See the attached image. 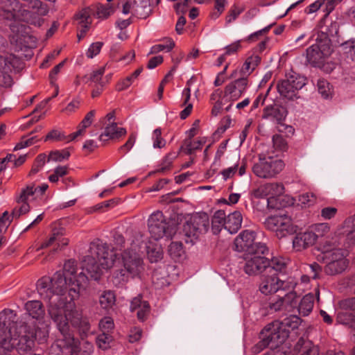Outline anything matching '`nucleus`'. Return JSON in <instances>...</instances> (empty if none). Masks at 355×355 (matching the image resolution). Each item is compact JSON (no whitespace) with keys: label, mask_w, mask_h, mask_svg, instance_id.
<instances>
[{"label":"nucleus","mask_w":355,"mask_h":355,"mask_svg":"<svg viewBox=\"0 0 355 355\" xmlns=\"http://www.w3.org/2000/svg\"><path fill=\"white\" fill-rule=\"evenodd\" d=\"M319 351L318 347L313 345L309 340L300 338L294 347V352L296 353L302 352V355H311V350Z\"/></svg>","instance_id":"obj_40"},{"label":"nucleus","mask_w":355,"mask_h":355,"mask_svg":"<svg viewBox=\"0 0 355 355\" xmlns=\"http://www.w3.org/2000/svg\"><path fill=\"white\" fill-rule=\"evenodd\" d=\"M21 67L20 60L14 54L0 55V86L10 87L12 78L10 73L13 71H19Z\"/></svg>","instance_id":"obj_13"},{"label":"nucleus","mask_w":355,"mask_h":355,"mask_svg":"<svg viewBox=\"0 0 355 355\" xmlns=\"http://www.w3.org/2000/svg\"><path fill=\"white\" fill-rule=\"evenodd\" d=\"M318 236L311 231L297 233L293 240V248L295 251H302L315 244Z\"/></svg>","instance_id":"obj_23"},{"label":"nucleus","mask_w":355,"mask_h":355,"mask_svg":"<svg viewBox=\"0 0 355 355\" xmlns=\"http://www.w3.org/2000/svg\"><path fill=\"white\" fill-rule=\"evenodd\" d=\"M116 254L109 249L106 243L98 240L92 242L89 254L82 261V271L73 279L76 284L67 291V279L60 271L54 273L52 277H42L37 282V290L42 298L49 300L48 313L52 320L64 324L65 316L62 313L73 314L78 312L74 300L79 297V288L89 279L98 280L103 270L114 266Z\"/></svg>","instance_id":"obj_1"},{"label":"nucleus","mask_w":355,"mask_h":355,"mask_svg":"<svg viewBox=\"0 0 355 355\" xmlns=\"http://www.w3.org/2000/svg\"><path fill=\"white\" fill-rule=\"evenodd\" d=\"M293 293L285 294L277 300H273L270 302V309L278 311L282 309L289 310L290 308L295 306L297 302H293Z\"/></svg>","instance_id":"obj_27"},{"label":"nucleus","mask_w":355,"mask_h":355,"mask_svg":"<svg viewBox=\"0 0 355 355\" xmlns=\"http://www.w3.org/2000/svg\"><path fill=\"white\" fill-rule=\"evenodd\" d=\"M37 198L34 184L23 188L19 193L16 196L15 200L18 206L15 207L12 211V218H19L21 215L28 213L31 207L28 201Z\"/></svg>","instance_id":"obj_15"},{"label":"nucleus","mask_w":355,"mask_h":355,"mask_svg":"<svg viewBox=\"0 0 355 355\" xmlns=\"http://www.w3.org/2000/svg\"><path fill=\"white\" fill-rule=\"evenodd\" d=\"M10 28L15 34L13 40H15L17 48H19L18 51H25V53H21L20 55L17 56L21 62L20 70L23 67V62L21 58L24 56L26 58H30L32 56V49L36 46L37 39L35 37L29 34L27 31L29 28L24 24L12 22L10 24ZM15 56L16 57V55Z\"/></svg>","instance_id":"obj_8"},{"label":"nucleus","mask_w":355,"mask_h":355,"mask_svg":"<svg viewBox=\"0 0 355 355\" xmlns=\"http://www.w3.org/2000/svg\"><path fill=\"white\" fill-rule=\"evenodd\" d=\"M182 95L184 96V99L182 105H185L186 107L181 111L180 116L182 119H185L191 114L193 109L192 103H189V101L191 98V89L189 87L184 89Z\"/></svg>","instance_id":"obj_42"},{"label":"nucleus","mask_w":355,"mask_h":355,"mask_svg":"<svg viewBox=\"0 0 355 355\" xmlns=\"http://www.w3.org/2000/svg\"><path fill=\"white\" fill-rule=\"evenodd\" d=\"M345 251L336 250L330 254L331 261L324 267V272L329 275H336L343 272L348 266V260L345 258Z\"/></svg>","instance_id":"obj_19"},{"label":"nucleus","mask_w":355,"mask_h":355,"mask_svg":"<svg viewBox=\"0 0 355 355\" xmlns=\"http://www.w3.org/2000/svg\"><path fill=\"white\" fill-rule=\"evenodd\" d=\"M341 238L338 236H335L331 238H327L325 241L321 244L320 249L323 253L331 252V254L336 250L342 249L340 248Z\"/></svg>","instance_id":"obj_37"},{"label":"nucleus","mask_w":355,"mask_h":355,"mask_svg":"<svg viewBox=\"0 0 355 355\" xmlns=\"http://www.w3.org/2000/svg\"><path fill=\"white\" fill-rule=\"evenodd\" d=\"M16 313L11 309H4L0 312V342L5 341L13 333L12 327H16L19 322H17Z\"/></svg>","instance_id":"obj_20"},{"label":"nucleus","mask_w":355,"mask_h":355,"mask_svg":"<svg viewBox=\"0 0 355 355\" xmlns=\"http://www.w3.org/2000/svg\"><path fill=\"white\" fill-rule=\"evenodd\" d=\"M297 315H290L282 321L275 320L261 330V340L254 347V352L259 353L267 347L276 349L282 345L289 336L291 330L297 329L301 324Z\"/></svg>","instance_id":"obj_3"},{"label":"nucleus","mask_w":355,"mask_h":355,"mask_svg":"<svg viewBox=\"0 0 355 355\" xmlns=\"http://www.w3.org/2000/svg\"><path fill=\"white\" fill-rule=\"evenodd\" d=\"M126 132L125 128H119L116 123L112 122L105 128L104 132L99 136V140L107 141V139H119L125 135Z\"/></svg>","instance_id":"obj_28"},{"label":"nucleus","mask_w":355,"mask_h":355,"mask_svg":"<svg viewBox=\"0 0 355 355\" xmlns=\"http://www.w3.org/2000/svg\"><path fill=\"white\" fill-rule=\"evenodd\" d=\"M209 226V216L202 213L191 218L184 225V232L189 237H198L200 234L207 232Z\"/></svg>","instance_id":"obj_17"},{"label":"nucleus","mask_w":355,"mask_h":355,"mask_svg":"<svg viewBox=\"0 0 355 355\" xmlns=\"http://www.w3.org/2000/svg\"><path fill=\"white\" fill-rule=\"evenodd\" d=\"M293 86L295 92L301 89L306 85V78L298 75H291L286 78Z\"/></svg>","instance_id":"obj_48"},{"label":"nucleus","mask_w":355,"mask_h":355,"mask_svg":"<svg viewBox=\"0 0 355 355\" xmlns=\"http://www.w3.org/2000/svg\"><path fill=\"white\" fill-rule=\"evenodd\" d=\"M49 12L47 5L40 0L33 2V4L23 9L17 10V12L11 10H1L0 17L8 19L25 21L37 27L41 26L44 23V17Z\"/></svg>","instance_id":"obj_4"},{"label":"nucleus","mask_w":355,"mask_h":355,"mask_svg":"<svg viewBox=\"0 0 355 355\" xmlns=\"http://www.w3.org/2000/svg\"><path fill=\"white\" fill-rule=\"evenodd\" d=\"M352 224V230L346 236V240L349 245L355 244V216L347 219L345 222L346 227H350Z\"/></svg>","instance_id":"obj_53"},{"label":"nucleus","mask_w":355,"mask_h":355,"mask_svg":"<svg viewBox=\"0 0 355 355\" xmlns=\"http://www.w3.org/2000/svg\"><path fill=\"white\" fill-rule=\"evenodd\" d=\"M68 243V239L64 237L62 232L58 230H54L49 240L44 242L37 250L49 246H53L55 250H58L67 245Z\"/></svg>","instance_id":"obj_26"},{"label":"nucleus","mask_w":355,"mask_h":355,"mask_svg":"<svg viewBox=\"0 0 355 355\" xmlns=\"http://www.w3.org/2000/svg\"><path fill=\"white\" fill-rule=\"evenodd\" d=\"M70 137L69 135L67 137L65 136L62 132L58 130H53L51 131L45 137L44 141H49L52 140L55 141H63V140H67V141H70L69 140Z\"/></svg>","instance_id":"obj_58"},{"label":"nucleus","mask_w":355,"mask_h":355,"mask_svg":"<svg viewBox=\"0 0 355 355\" xmlns=\"http://www.w3.org/2000/svg\"><path fill=\"white\" fill-rule=\"evenodd\" d=\"M264 224L267 229L275 232L279 238L297 232V226L293 225L291 218L286 215L270 216L266 219Z\"/></svg>","instance_id":"obj_11"},{"label":"nucleus","mask_w":355,"mask_h":355,"mask_svg":"<svg viewBox=\"0 0 355 355\" xmlns=\"http://www.w3.org/2000/svg\"><path fill=\"white\" fill-rule=\"evenodd\" d=\"M297 285V281L294 277H288L286 279H281L278 277V286L279 290L286 291V294L293 293V302H296L297 294L294 291V289Z\"/></svg>","instance_id":"obj_38"},{"label":"nucleus","mask_w":355,"mask_h":355,"mask_svg":"<svg viewBox=\"0 0 355 355\" xmlns=\"http://www.w3.org/2000/svg\"><path fill=\"white\" fill-rule=\"evenodd\" d=\"M225 229V212L223 210L216 211L211 220V230L214 234H218L223 228Z\"/></svg>","instance_id":"obj_34"},{"label":"nucleus","mask_w":355,"mask_h":355,"mask_svg":"<svg viewBox=\"0 0 355 355\" xmlns=\"http://www.w3.org/2000/svg\"><path fill=\"white\" fill-rule=\"evenodd\" d=\"M178 157V153L175 152H171L168 153L162 159L160 168L157 170V172L164 173L171 169L173 160Z\"/></svg>","instance_id":"obj_46"},{"label":"nucleus","mask_w":355,"mask_h":355,"mask_svg":"<svg viewBox=\"0 0 355 355\" xmlns=\"http://www.w3.org/2000/svg\"><path fill=\"white\" fill-rule=\"evenodd\" d=\"M277 89L279 94L286 98L293 99L296 93L290 82L287 79L282 80L277 83Z\"/></svg>","instance_id":"obj_36"},{"label":"nucleus","mask_w":355,"mask_h":355,"mask_svg":"<svg viewBox=\"0 0 355 355\" xmlns=\"http://www.w3.org/2000/svg\"><path fill=\"white\" fill-rule=\"evenodd\" d=\"M299 202L304 207H309L315 202V197L313 193H306L299 196Z\"/></svg>","instance_id":"obj_61"},{"label":"nucleus","mask_w":355,"mask_h":355,"mask_svg":"<svg viewBox=\"0 0 355 355\" xmlns=\"http://www.w3.org/2000/svg\"><path fill=\"white\" fill-rule=\"evenodd\" d=\"M163 252L160 248L149 249L148 250V257L150 262H157L162 259Z\"/></svg>","instance_id":"obj_63"},{"label":"nucleus","mask_w":355,"mask_h":355,"mask_svg":"<svg viewBox=\"0 0 355 355\" xmlns=\"http://www.w3.org/2000/svg\"><path fill=\"white\" fill-rule=\"evenodd\" d=\"M95 114V110H91L85 115L84 119L78 125L77 131L69 135V140H73L78 136L83 135L84 134L85 129L92 125Z\"/></svg>","instance_id":"obj_32"},{"label":"nucleus","mask_w":355,"mask_h":355,"mask_svg":"<svg viewBox=\"0 0 355 355\" xmlns=\"http://www.w3.org/2000/svg\"><path fill=\"white\" fill-rule=\"evenodd\" d=\"M174 46L175 42L171 39L168 38L167 39L166 44H159L153 46L150 49V53L155 54L164 50L167 52H169L173 49Z\"/></svg>","instance_id":"obj_51"},{"label":"nucleus","mask_w":355,"mask_h":355,"mask_svg":"<svg viewBox=\"0 0 355 355\" xmlns=\"http://www.w3.org/2000/svg\"><path fill=\"white\" fill-rule=\"evenodd\" d=\"M227 140L222 142L217 150H216V155H215V157H214V160L213 162V165H215V166H220V160H221V158L224 155L225 151H226V148H227Z\"/></svg>","instance_id":"obj_60"},{"label":"nucleus","mask_w":355,"mask_h":355,"mask_svg":"<svg viewBox=\"0 0 355 355\" xmlns=\"http://www.w3.org/2000/svg\"><path fill=\"white\" fill-rule=\"evenodd\" d=\"M24 308L28 313L27 319L24 322H33L38 324L43 321L45 314L44 308L42 303L39 300H30L26 302Z\"/></svg>","instance_id":"obj_22"},{"label":"nucleus","mask_w":355,"mask_h":355,"mask_svg":"<svg viewBox=\"0 0 355 355\" xmlns=\"http://www.w3.org/2000/svg\"><path fill=\"white\" fill-rule=\"evenodd\" d=\"M137 310V318L140 320H144L150 311V306L148 302L143 301L141 297L138 296L131 301L130 311H135Z\"/></svg>","instance_id":"obj_29"},{"label":"nucleus","mask_w":355,"mask_h":355,"mask_svg":"<svg viewBox=\"0 0 355 355\" xmlns=\"http://www.w3.org/2000/svg\"><path fill=\"white\" fill-rule=\"evenodd\" d=\"M114 327V320L110 317H105L99 322V327L102 333L110 334Z\"/></svg>","instance_id":"obj_59"},{"label":"nucleus","mask_w":355,"mask_h":355,"mask_svg":"<svg viewBox=\"0 0 355 355\" xmlns=\"http://www.w3.org/2000/svg\"><path fill=\"white\" fill-rule=\"evenodd\" d=\"M255 232L252 230H244L241 232L234 240L235 249L238 252H244L249 254L257 251L259 245H265L262 243H254Z\"/></svg>","instance_id":"obj_18"},{"label":"nucleus","mask_w":355,"mask_h":355,"mask_svg":"<svg viewBox=\"0 0 355 355\" xmlns=\"http://www.w3.org/2000/svg\"><path fill=\"white\" fill-rule=\"evenodd\" d=\"M116 295L112 291H104L99 296V304L102 309L108 310L115 304Z\"/></svg>","instance_id":"obj_39"},{"label":"nucleus","mask_w":355,"mask_h":355,"mask_svg":"<svg viewBox=\"0 0 355 355\" xmlns=\"http://www.w3.org/2000/svg\"><path fill=\"white\" fill-rule=\"evenodd\" d=\"M205 142V138H200L193 141L190 139H186L184 141L183 145L180 147V150H183L186 154L191 155L196 150L201 149Z\"/></svg>","instance_id":"obj_33"},{"label":"nucleus","mask_w":355,"mask_h":355,"mask_svg":"<svg viewBox=\"0 0 355 355\" xmlns=\"http://www.w3.org/2000/svg\"><path fill=\"white\" fill-rule=\"evenodd\" d=\"M261 62V58L257 55L249 56L244 62L239 70L240 76L248 78V76L253 72Z\"/></svg>","instance_id":"obj_31"},{"label":"nucleus","mask_w":355,"mask_h":355,"mask_svg":"<svg viewBox=\"0 0 355 355\" xmlns=\"http://www.w3.org/2000/svg\"><path fill=\"white\" fill-rule=\"evenodd\" d=\"M331 53V40L328 34L318 32L315 38V44H312L306 49V59L312 66L320 67Z\"/></svg>","instance_id":"obj_6"},{"label":"nucleus","mask_w":355,"mask_h":355,"mask_svg":"<svg viewBox=\"0 0 355 355\" xmlns=\"http://www.w3.org/2000/svg\"><path fill=\"white\" fill-rule=\"evenodd\" d=\"M168 251L170 257L175 261L182 258L184 254L182 243L181 242H171L168 246Z\"/></svg>","instance_id":"obj_45"},{"label":"nucleus","mask_w":355,"mask_h":355,"mask_svg":"<svg viewBox=\"0 0 355 355\" xmlns=\"http://www.w3.org/2000/svg\"><path fill=\"white\" fill-rule=\"evenodd\" d=\"M70 157V152L68 149H63L61 150H54L51 151L49 153L47 161H54V162H62L64 160H67Z\"/></svg>","instance_id":"obj_47"},{"label":"nucleus","mask_w":355,"mask_h":355,"mask_svg":"<svg viewBox=\"0 0 355 355\" xmlns=\"http://www.w3.org/2000/svg\"><path fill=\"white\" fill-rule=\"evenodd\" d=\"M242 214L239 211H235L225 216V230L230 234L236 233L241 227Z\"/></svg>","instance_id":"obj_30"},{"label":"nucleus","mask_w":355,"mask_h":355,"mask_svg":"<svg viewBox=\"0 0 355 355\" xmlns=\"http://www.w3.org/2000/svg\"><path fill=\"white\" fill-rule=\"evenodd\" d=\"M337 320L339 323L355 329V314L353 312L347 310L340 312L338 314Z\"/></svg>","instance_id":"obj_43"},{"label":"nucleus","mask_w":355,"mask_h":355,"mask_svg":"<svg viewBox=\"0 0 355 355\" xmlns=\"http://www.w3.org/2000/svg\"><path fill=\"white\" fill-rule=\"evenodd\" d=\"M317 87L318 92L324 98H327L331 96V90L329 86V83L326 80H318L317 83Z\"/></svg>","instance_id":"obj_50"},{"label":"nucleus","mask_w":355,"mask_h":355,"mask_svg":"<svg viewBox=\"0 0 355 355\" xmlns=\"http://www.w3.org/2000/svg\"><path fill=\"white\" fill-rule=\"evenodd\" d=\"M238 73L236 69L232 71L230 78H235V80L228 83L225 87L223 100L226 102L236 101L239 99L249 85L248 78L241 76L236 78Z\"/></svg>","instance_id":"obj_14"},{"label":"nucleus","mask_w":355,"mask_h":355,"mask_svg":"<svg viewBox=\"0 0 355 355\" xmlns=\"http://www.w3.org/2000/svg\"><path fill=\"white\" fill-rule=\"evenodd\" d=\"M112 340L110 334L102 333L97 336L96 344L99 348L105 350L110 347Z\"/></svg>","instance_id":"obj_52"},{"label":"nucleus","mask_w":355,"mask_h":355,"mask_svg":"<svg viewBox=\"0 0 355 355\" xmlns=\"http://www.w3.org/2000/svg\"><path fill=\"white\" fill-rule=\"evenodd\" d=\"M259 291L264 295H269L279 291L278 276L275 272L272 273L270 275L261 276Z\"/></svg>","instance_id":"obj_25"},{"label":"nucleus","mask_w":355,"mask_h":355,"mask_svg":"<svg viewBox=\"0 0 355 355\" xmlns=\"http://www.w3.org/2000/svg\"><path fill=\"white\" fill-rule=\"evenodd\" d=\"M284 167V164L281 159L259 155V161L254 164L252 171L257 177L268 179L279 173Z\"/></svg>","instance_id":"obj_10"},{"label":"nucleus","mask_w":355,"mask_h":355,"mask_svg":"<svg viewBox=\"0 0 355 355\" xmlns=\"http://www.w3.org/2000/svg\"><path fill=\"white\" fill-rule=\"evenodd\" d=\"M266 252H268L266 245H259L257 251L245 254V263L243 270L246 274L257 275L263 270H266L267 266L269 265V259L264 257Z\"/></svg>","instance_id":"obj_9"},{"label":"nucleus","mask_w":355,"mask_h":355,"mask_svg":"<svg viewBox=\"0 0 355 355\" xmlns=\"http://www.w3.org/2000/svg\"><path fill=\"white\" fill-rule=\"evenodd\" d=\"M153 146L154 148H162L165 146L166 141L162 137L161 128H156L152 135Z\"/></svg>","instance_id":"obj_49"},{"label":"nucleus","mask_w":355,"mask_h":355,"mask_svg":"<svg viewBox=\"0 0 355 355\" xmlns=\"http://www.w3.org/2000/svg\"><path fill=\"white\" fill-rule=\"evenodd\" d=\"M313 303L314 295L313 294L309 293L304 295L298 306V311L300 314L303 316L308 315L313 310Z\"/></svg>","instance_id":"obj_35"},{"label":"nucleus","mask_w":355,"mask_h":355,"mask_svg":"<svg viewBox=\"0 0 355 355\" xmlns=\"http://www.w3.org/2000/svg\"><path fill=\"white\" fill-rule=\"evenodd\" d=\"M122 12L124 15L131 14L139 19H146L152 13L150 0H127L123 4Z\"/></svg>","instance_id":"obj_16"},{"label":"nucleus","mask_w":355,"mask_h":355,"mask_svg":"<svg viewBox=\"0 0 355 355\" xmlns=\"http://www.w3.org/2000/svg\"><path fill=\"white\" fill-rule=\"evenodd\" d=\"M273 147L276 150L284 151L287 149L288 144L283 136L280 135H275L272 137Z\"/></svg>","instance_id":"obj_57"},{"label":"nucleus","mask_w":355,"mask_h":355,"mask_svg":"<svg viewBox=\"0 0 355 355\" xmlns=\"http://www.w3.org/2000/svg\"><path fill=\"white\" fill-rule=\"evenodd\" d=\"M166 219L160 211L153 212L148 220V230L152 238L159 240L166 233Z\"/></svg>","instance_id":"obj_21"},{"label":"nucleus","mask_w":355,"mask_h":355,"mask_svg":"<svg viewBox=\"0 0 355 355\" xmlns=\"http://www.w3.org/2000/svg\"><path fill=\"white\" fill-rule=\"evenodd\" d=\"M269 198L267 199L268 207L274 208L270 204L275 200V197L280 196L284 193V187L281 183H268Z\"/></svg>","instance_id":"obj_41"},{"label":"nucleus","mask_w":355,"mask_h":355,"mask_svg":"<svg viewBox=\"0 0 355 355\" xmlns=\"http://www.w3.org/2000/svg\"><path fill=\"white\" fill-rule=\"evenodd\" d=\"M49 334V327L45 322L37 324L20 321L10 338L0 342V355H10L15 348L21 355L30 353L35 349L36 342L39 345L46 343Z\"/></svg>","instance_id":"obj_2"},{"label":"nucleus","mask_w":355,"mask_h":355,"mask_svg":"<svg viewBox=\"0 0 355 355\" xmlns=\"http://www.w3.org/2000/svg\"><path fill=\"white\" fill-rule=\"evenodd\" d=\"M343 53L355 62V41H347L342 44Z\"/></svg>","instance_id":"obj_56"},{"label":"nucleus","mask_w":355,"mask_h":355,"mask_svg":"<svg viewBox=\"0 0 355 355\" xmlns=\"http://www.w3.org/2000/svg\"><path fill=\"white\" fill-rule=\"evenodd\" d=\"M65 316L64 324H60L55 320L53 321L56 324L58 329L62 334V338L57 340L56 345L60 349L62 352L64 349H69L71 355H76V349L79 348L78 341L75 340L73 336L69 332V322H70L72 325H76L80 321V314L78 312H75L73 314L62 313Z\"/></svg>","instance_id":"obj_7"},{"label":"nucleus","mask_w":355,"mask_h":355,"mask_svg":"<svg viewBox=\"0 0 355 355\" xmlns=\"http://www.w3.org/2000/svg\"><path fill=\"white\" fill-rule=\"evenodd\" d=\"M80 103L81 100L78 97L75 98L68 103L66 107L62 110V112L67 114H71L79 109Z\"/></svg>","instance_id":"obj_62"},{"label":"nucleus","mask_w":355,"mask_h":355,"mask_svg":"<svg viewBox=\"0 0 355 355\" xmlns=\"http://www.w3.org/2000/svg\"><path fill=\"white\" fill-rule=\"evenodd\" d=\"M121 263L123 268L116 270L112 276V281L116 286L123 285L130 277L139 276L144 270L141 257L132 250L123 252Z\"/></svg>","instance_id":"obj_5"},{"label":"nucleus","mask_w":355,"mask_h":355,"mask_svg":"<svg viewBox=\"0 0 355 355\" xmlns=\"http://www.w3.org/2000/svg\"><path fill=\"white\" fill-rule=\"evenodd\" d=\"M94 351L92 343L85 341L82 343L81 347L76 349V355H91Z\"/></svg>","instance_id":"obj_64"},{"label":"nucleus","mask_w":355,"mask_h":355,"mask_svg":"<svg viewBox=\"0 0 355 355\" xmlns=\"http://www.w3.org/2000/svg\"><path fill=\"white\" fill-rule=\"evenodd\" d=\"M286 262L283 257H273L271 260H269V265L267 266L266 270L269 273L272 272H281L286 268Z\"/></svg>","instance_id":"obj_44"},{"label":"nucleus","mask_w":355,"mask_h":355,"mask_svg":"<svg viewBox=\"0 0 355 355\" xmlns=\"http://www.w3.org/2000/svg\"><path fill=\"white\" fill-rule=\"evenodd\" d=\"M92 11L89 8L82 9L76 15L75 19L78 23V37L80 40L81 37H84L87 31L89 30L92 24L91 19Z\"/></svg>","instance_id":"obj_24"},{"label":"nucleus","mask_w":355,"mask_h":355,"mask_svg":"<svg viewBox=\"0 0 355 355\" xmlns=\"http://www.w3.org/2000/svg\"><path fill=\"white\" fill-rule=\"evenodd\" d=\"M46 162V156L44 153H41L37 156L33 163L30 174H36L44 166Z\"/></svg>","instance_id":"obj_54"},{"label":"nucleus","mask_w":355,"mask_h":355,"mask_svg":"<svg viewBox=\"0 0 355 355\" xmlns=\"http://www.w3.org/2000/svg\"><path fill=\"white\" fill-rule=\"evenodd\" d=\"M38 141H39V139L37 138V136H31L29 137H23L21 139L20 141L16 144V146L14 148V150H17L24 148L26 147H28V146L35 144Z\"/></svg>","instance_id":"obj_55"},{"label":"nucleus","mask_w":355,"mask_h":355,"mask_svg":"<svg viewBox=\"0 0 355 355\" xmlns=\"http://www.w3.org/2000/svg\"><path fill=\"white\" fill-rule=\"evenodd\" d=\"M286 115L287 110L285 107L277 104H272L264 107L262 119L275 122L277 124V128L279 132L293 135L294 128L291 125L283 123Z\"/></svg>","instance_id":"obj_12"}]
</instances>
